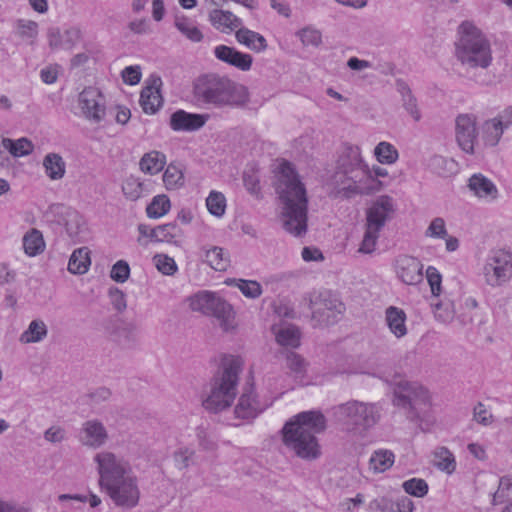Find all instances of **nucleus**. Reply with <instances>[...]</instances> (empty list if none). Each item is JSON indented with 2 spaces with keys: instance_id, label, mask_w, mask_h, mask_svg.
<instances>
[{
  "instance_id": "nucleus-38",
  "label": "nucleus",
  "mask_w": 512,
  "mask_h": 512,
  "mask_svg": "<svg viewBox=\"0 0 512 512\" xmlns=\"http://www.w3.org/2000/svg\"><path fill=\"white\" fill-rule=\"evenodd\" d=\"M225 283L237 287L245 297L250 299L259 298L263 292L261 284L256 280L232 278L227 279Z\"/></svg>"
},
{
  "instance_id": "nucleus-43",
  "label": "nucleus",
  "mask_w": 512,
  "mask_h": 512,
  "mask_svg": "<svg viewBox=\"0 0 512 512\" xmlns=\"http://www.w3.org/2000/svg\"><path fill=\"white\" fill-rule=\"evenodd\" d=\"M504 127L496 118L485 122L483 126V140L487 146H495L498 144L503 132Z\"/></svg>"
},
{
  "instance_id": "nucleus-4",
  "label": "nucleus",
  "mask_w": 512,
  "mask_h": 512,
  "mask_svg": "<svg viewBox=\"0 0 512 512\" xmlns=\"http://www.w3.org/2000/svg\"><path fill=\"white\" fill-rule=\"evenodd\" d=\"M460 37L456 42L455 56L466 69L467 77L476 83L486 85L487 82L477 70H486L493 61L490 41L480 29L470 22H463L459 27Z\"/></svg>"
},
{
  "instance_id": "nucleus-5",
  "label": "nucleus",
  "mask_w": 512,
  "mask_h": 512,
  "mask_svg": "<svg viewBox=\"0 0 512 512\" xmlns=\"http://www.w3.org/2000/svg\"><path fill=\"white\" fill-rule=\"evenodd\" d=\"M242 366L240 357L231 356L223 360L221 370L211 380L210 392L203 400L207 411L219 413L230 408L237 395Z\"/></svg>"
},
{
  "instance_id": "nucleus-45",
  "label": "nucleus",
  "mask_w": 512,
  "mask_h": 512,
  "mask_svg": "<svg viewBox=\"0 0 512 512\" xmlns=\"http://www.w3.org/2000/svg\"><path fill=\"white\" fill-rule=\"evenodd\" d=\"M286 365L294 378L302 382L307 370V363L304 358L290 351L286 354Z\"/></svg>"
},
{
  "instance_id": "nucleus-61",
  "label": "nucleus",
  "mask_w": 512,
  "mask_h": 512,
  "mask_svg": "<svg viewBox=\"0 0 512 512\" xmlns=\"http://www.w3.org/2000/svg\"><path fill=\"white\" fill-rule=\"evenodd\" d=\"M474 420L484 426L491 425L494 417L482 402H478L473 409Z\"/></svg>"
},
{
  "instance_id": "nucleus-59",
  "label": "nucleus",
  "mask_w": 512,
  "mask_h": 512,
  "mask_svg": "<svg viewBox=\"0 0 512 512\" xmlns=\"http://www.w3.org/2000/svg\"><path fill=\"white\" fill-rule=\"evenodd\" d=\"M111 278L118 283H124L130 276L129 264L124 260L117 261L111 269Z\"/></svg>"
},
{
  "instance_id": "nucleus-8",
  "label": "nucleus",
  "mask_w": 512,
  "mask_h": 512,
  "mask_svg": "<svg viewBox=\"0 0 512 512\" xmlns=\"http://www.w3.org/2000/svg\"><path fill=\"white\" fill-rule=\"evenodd\" d=\"M192 311L216 318L224 330H228L234 319L232 306L220 295L211 291H199L189 297Z\"/></svg>"
},
{
  "instance_id": "nucleus-25",
  "label": "nucleus",
  "mask_w": 512,
  "mask_h": 512,
  "mask_svg": "<svg viewBox=\"0 0 512 512\" xmlns=\"http://www.w3.org/2000/svg\"><path fill=\"white\" fill-rule=\"evenodd\" d=\"M468 187L479 198L495 200L498 197L496 185L481 173L473 174L469 178Z\"/></svg>"
},
{
  "instance_id": "nucleus-44",
  "label": "nucleus",
  "mask_w": 512,
  "mask_h": 512,
  "mask_svg": "<svg viewBox=\"0 0 512 512\" xmlns=\"http://www.w3.org/2000/svg\"><path fill=\"white\" fill-rule=\"evenodd\" d=\"M275 335L276 341L282 346L297 347L300 344V332L293 325L281 327Z\"/></svg>"
},
{
  "instance_id": "nucleus-27",
  "label": "nucleus",
  "mask_w": 512,
  "mask_h": 512,
  "mask_svg": "<svg viewBox=\"0 0 512 512\" xmlns=\"http://www.w3.org/2000/svg\"><path fill=\"white\" fill-rule=\"evenodd\" d=\"M65 229L69 237L75 242H81L86 236V223L82 215L75 210L66 212Z\"/></svg>"
},
{
  "instance_id": "nucleus-32",
  "label": "nucleus",
  "mask_w": 512,
  "mask_h": 512,
  "mask_svg": "<svg viewBox=\"0 0 512 512\" xmlns=\"http://www.w3.org/2000/svg\"><path fill=\"white\" fill-rule=\"evenodd\" d=\"M43 166L51 180H60L66 172V163L57 153H48L43 159Z\"/></svg>"
},
{
  "instance_id": "nucleus-13",
  "label": "nucleus",
  "mask_w": 512,
  "mask_h": 512,
  "mask_svg": "<svg viewBox=\"0 0 512 512\" xmlns=\"http://www.w3.org/2000/svg\"><path fill=\"white\" fill-rule=\"evenodd\" d=\"M103 490L118 507L132 509L139 503L140 489L138 487L137 478L133 473L110 484Z\"/></svg>"
},
{
  "instance_id": "nucleus-46",
  "label": "nucleus",
  "mask_w": 512,
  "mask_h": 512,
  "mask_svg": "<svg viewBox=\"0 0 512 512\" xmlns=\"http://www.w3.org/2000/svg\"><path fill=\"white\" fill-rule=\"evenodd\" d=\"M170 207L171 203L166 195H157L147 206L146 213L149 218L158 219L168 213Z\"/></svg>"
},
{
  "instance_id": "nucleus-24",
  "label": "nucleus",
  "mask_w": 512,
  "mask_h": 512,
  "mask_svg": "<svg viewBox=\"0 0 512 512\" xmlns=\"http://www.w3.org/2000/svg\"><path fill=\"white\" fill-rule=\"evenodd\" d=\"M407 315L405 311L396 306H389L385 310V322L389 331L398 339L408 333L406 326Z\"/></svg>"
},
{
  "instance_id": "nucleus-15",
  "label": "nucleus",
  "mask_w": 512,
  "mask_h": 512,
  "mask_svg": "<svg viewBox=\"0 0 512 512\" xmlns=\"http://www.w3.org/2000/svg\"><path fill=\"white\" fill-rule=\"evenodd\" d=\"M79 107L84 117L93 122L100 123L106 115L105 97L95 87H87L79 94Z\"/></svg>"
},
{
  "instance_id": "nucleus-52",
  "label": "nucleus",
  "mask_w": 512,
  "mask_h": 512,
  "mask_svg": "<svg viewBox=\"0 0 512 512\" xmlns=\"http://www.w3.org/2000/svg\"><path fill=\"white\" fill-rule=\"evenodd\" d=\"M455 305L451 300L445 299L434 304V315L437 320L449 323L455 316Z\"/></svg>"
},
{
  "instance_id": "nucleus-63",
  "label": "nucleus",
  "mask_w": 512,
  "mask_h": 512,
  "mask_svg": "<svg viewBox=\"0 0 512 512\" xmlns=\"http://www.w3.org/2000/svg\"><path fill=\"white\" fill-rule=\"evenodd\" d=\"M43 436L47 442L56 444V443H61L64 440H66L67 433L63 427L58 426V425H53V426L49 427L47 430H45Z\"/></svg>"
},
{
  "instance_id": "nucleus-6",
  "label": "nucleus",
  "mask_w": 512,
  "mask_h": 512,
  "mask_svg": "<svg viewBox=\"0 0 512 512\" xmlns=\"http://www.w3.org/2000/svg\"><path fill=\"white\" fill-rule=\"evenodd\" d=\"M371 177V171L362 159L360 148L353 145L345 146L339 155L335 173L336 182L344 185L345 194L366 193L368 187L362 185V182Z\"/></svg>"
},
{
  "instance_id": "nucleus-39",
  "label": "nucleus",
  "mask_w": 512,
  "mask_h": 512,
  "mask_svg": "<svg viewBox=\"0 0 512 512\" xmlns=\"http://www.w3.org/2000/svg\"><path fill=\"white\" fill-rule=\"evenodd\" d=\"M434 465L447 474H452L457 466L453 453L446 447H438L435 450Z\"/></svg>"
},
{
  "instance_id": "nucleus-55",
  "label": "nucleus",
  "mask_w": 512,
  "mask_h": 512,
  "mask_svg": "<svg viewBox=\"0 0 512 512\" xmlns=\"http://www.w3.org/2000/svg\"><path fill=\"white\" fill-rule=\"evenodd\" d=\"M195 455V451L188 447H181L174 451L172 457L174 465L179 470L187 469Z\"/></svg>"
},
{
  "instance_id": "nucleus-2",
  "label": "nucleus",
  "mask_w": 512,
  "mask_h": 512,
  "mask_svg": "<svg viewBox=\"0 0 512 512\" xmlns=\"http://www.w3.org/2000/svg\"><path fill=\"white\" fill-rule=\"evenodd\" d=\"M192 94L198 105L217 109L243 107L249 102L246 86L216 73L199 75L193 81Z\"/></svg>"
},
{
  "instance_id": "nucleus-18",
  "label": "nucleus",
  "mask_w": 512,
  "mask_h": 512,
  "mask_svg": "<svg viewBox=\"0 0 512 512\" xmlns=\"http://www.w3.org/2000/svg\"><path fill=\"white\" fill-rule=\"evenodd\" d=\"M264 410L265 406L257 400L254 387L250 385L244 388L233 410V415L237 420H251Z\"/></svg>"
},
{
  "instance_id": "nucleus-14",
  "label": "nucleus",
  "mask_w": 512,
  "mask_h": 512,
  "mask_svg": "<svg viewBox=\"0 0 512 512\" xmlns=\"http://www.w3.org/2000/svg\"><path fill=\"white\" fill-rule=\"evenodd\" d=\"M477 118L473 114L463 113L455 118V140L466 154H475L478 141Z\"/></svg>"
},
{
  "instance_id": "nucleus-33",
  "label": "nucleus",
  "mask_w": 512,
  "mask_h": 512,
  "mask_svg": "<svg viewBox=\"0 0 512 512\" xmlns=\"http://www.w3.org/2000/svg\"><path fill=\"white\" fill-rule=\"evenodd\" d=\"M183 236L182 229L176 222H171L156 227L154 231V242H167L176 244Z\"/></svg>"
},
{
  "instance_id": "nucleus-58",
  "label": "nucleus",
  "mask_w": 512,
  "mask_h": 512,
  "mask_svg": "<svg viewBox=\"0 0 512 512\" xmlns=\"http://www.w3.org/2000/svg\"><path fill=\"white\" fill-rule=\"evenodd\" d=\"M447 235L448 233L445 226V221L441 217L434 218L425 231V236L431 238L444 239L447 237Z\"/></svg>"
},
{
  "instance_id": "nucleus-10",
  "label": "nucleus",
  "mask_w": 512,
  "mask_h": 512,
  "mask_svg": "<svg viewBox=\"0 0 512 512\" xmlns=\"http://www.w3.org/2000/svg\"><path fill=\"white\" fill-rule=\"evenodd\" d=\"M94 462L97 465L101 489L132 473L129 462L110 451L97 453Z\"/></svg>"
},
{
  "instance_id": "nucleus-28",
  "label": "nucleus",
  "mask_w": 512,
  "mask_h": 512,
  "mask_svg": "<svg viewBox=\"0 0 512 512\" xmlns=\"http://www.w3.org/2000/svg\"><path fill=\"white\" fill-rule=\"evenodd\" d=\"M237 41L255 52H262L267 48L266 39L258 32L241 27L236 31Z\"/></svg>"
},
{
  "instance_id": "nucleus-49",
  "label": "nucleus",
  "mask_w": 512,
  "mask_h": 512,
  "mask_svg": "<svg viewBox=\"0 0 512 512\" xmlns=\"http://www.w3.org/2000/svg\"><path fill=\"white\" fill-rule=\"evenodd\" d=\"M122 191L128 200L136 201L144 192V183L139 178L129 176L122 184Z\"/></svg>"
},
{
  "instance_id": "nucleus-19",
  "label": "nucleus",
  "mask_w": 512,
  "mask_h": 512,
  "mask_svg": "<svg viewBox=\"0 0 512 512\" xmlns=\"http://www.w3.org/2000/svg\"><path fill=\"white\" fill-rule=\"evenodd\" d=\"M108 432L97 419L85 421L79 431V442L86 447L97 449L105 445L108 440Z\"/></svg>"
},
{
  "instance_id": "nucleus-12",
  "label": "nucleus",
  "mask_w": 512,
  "mask_h": 512,
  "mask_svg": "<svg viewBox=\"0 0 512 512\" xmlns=\"http://www.w3.org/2000/svg\"><path fill=\"white\" fill-rule=\"evenodd\" d=\"M309 309L312 313V320L317 325H332L338 321L345 309L344 304L329 291L319 293L310 298Z\"/></svg>"
},
{
  "instance_id": "nucleus-48",
  "label": "nucleus",
  "mask_w": 512,
  "mask_h": 512,
  "mask_svg": "<svg viewBox=\"0 0 512 512\" xmlns=\"http://www.w3.org/2000/svg\"><path fill=\"white\" fill-rule=\"evenodd\" d=\"M374 154L381 164H393L397 161L399 154L397 149L388 142H380L374 149Z\"/></svg>"
},
{
  "instance_id": "nucleus-50",
  "label": "nucleus",
  "mask_w": 512,
  "mask_h": 512,
  "mask_svg": "<svg viewBox=\"0 0 512 512\" xmlns=\"http://www.w3.org/2000/svg\"><path fill=\"white\" fill-rule=\"evenodd\" d=\"M3 143L15 157L26 156L33 151V144L27 138H20L18 140L5 139Z\"/></svg>"
},
{
  "instance_id": "nucleus-1",
  "label": "nucleus",
  "mask_w": 512,
  "mask_h": 512,
  "mask_svg": "<svg viewBox=\"0 0 512 512\" xmlns=\"http://www.w3.org/2000/svg\"><path fill=\"white\" fill-rule=\"evenodd\" d=\"M275 189L283 205V228L294 236L304 235L307 231V193L289 162L280 164Z\"/></svg>"
},
{
  "instance_id": "nucleus-56",
  "label": "nucleus",
  "mask_w": 512,
  "mask_h": 512,
  "mask_svg": "<svg viewBox=\"0 0 512 512\" xmlns=\"http://www.w3.org/2000/svg\"><path fill=\"white\" fill-rule=\"evenodd\" d=\"M379 233H380V231L366 227L364 237L359 246L358 252L363 253V254L372 253L376 248L377 240L379 238Z\"/></svg>"
},
{
  "instance_id": "nucleus-34",
  "label": "nucleus",
  "mask_w": 512,
  "mask_h": 512,
  "mask_svg": "<svg viewBox=\"0 0 512 512\" xmlns=\"http://www.w3.org/2000/svg\"><path fill=\"white\" fill-rule=\"evenodd\" d=\"M90 263L88 248H78L70 256L68 271L72 274H84L87 272Z\"/></svg>"
},
{
  "instance_id": "nucleus-62",
  "label": "nucleus",
  "mask_w": 512,
  "mask_h": 512,
  "mask_svg": "<svg viewBox=\"0 0 512 512\" xmlns=\"http://www.w3.org/2000/svg\"><path fill=\"white\" fill-rule=\"evenodd\" d=\"M17 30L22 37L35 38L38 34V24L35 21L20 19L17 21Z\"/></svg>"
},
{
  "instance_id": "nucleus-35",
  "label": "nucleus",
  "mask_w": 512,
  "mask_h": 512,
  "mask_svg": "<svg viewBox=\"0 0 512 512\" xmlns=\"http://www.w3.org/2000/svg\"><path fill=\"white\" fill-rule=\"evenodd\" d=\"M163 182L168 190H175L183 187L185 184V178L182 165L170 163L163 174Z\"/></svg>"
},
{
  "instance_id": "nucleus-9",
  "label": "nucleus",
  "mask_w": 512,
  "mask_h": 512,
  "mask_svg": "<svg viewBox=\"0 0 512 512\" xmlns=\"http://www.w3.org/2000/svg\"><path fill=\"white\" fill-rule=\"evenodd\" d=\"M381 409L376 403H365L357 400L348 401L335 407L337 420L347 426L368 429L380 419Z\"/></svg>"
},
{
  "instance_id": "nucleus-36",
  "label": "nucleus",
  "mask_w": 512,
  "mask_h": 512,
  "mask_svg": "<svg viewBox=\"0 0 512 512\" xmlns=\"http://www.w3.org/2000/svg\"><path fill=\"white\" fill-rule=\"evenodd\" d=\"M397 90L402 96L403 107L415 121L421 119V113L418 109L417 100L413 96L409 86L403 81H397Z\"/></svg>"
},
{
  "instance_id": "nucleus-37",
  "label": "nucleus",
  "mask_w": 512,
  "mask_h": 512,
  "mask_svg": "<svg viewBox=\"0 0 512 512\" xmlns=\"http://www.w3.org/2000/svg\"><path fill=\"white\" fill-rule=\"evenodd\" d=\"M428 166L433 173L442 177L449 176L457 170V163L455 160L441 155L432 156L429 159Z\"/></svg>"
},
{
  "instance_id": "nucleus-54",
  "label": "nucleus",
  "mask_w": 512,
  "mask_h": 512,
  "mask_svg": "<svg viewBox=\"0 0 512 512\" xmlns=\"http://www.w3.org/2000/svg\"><path fill=\"white\" fill-rule=\"evenodd\" d=\"M296 35L304 46L318 47L322 43L321 32L311 26L304 27Z\"/></svg>"
},
{
  "instance_id": "nucleus-16",
  "label": "nucleus",
  "mask_w": 512,
  "mask_h": 512,
  "mask_svg": "<svg viewBox=\"0 0 512 512\" xmlns=\"http://www.w3.org/2000/svg\"><path fill=\"white\" fill-rule=\"evenodd\" d=\"M394 203L390 196L378 197L366 213V227L381 231L394 213Z\"/></svg>"
},
{
  "instance_id": "nucleus-57",
  "label": "nucleus",
  "mask_w": 512,
  "mask_h": 512,
  "mask_svg": "<svg viewBox=\"0 0 512 512\" xmlns=\"http://www.w3.org/2000/svg\"><path fill=\"white\" fill-rule=\"evenodd\" d=\"M153 261L158 271L164 275H173L177 271L175 260L165 254L155 255Z\"/></svg>"
},
{
  "instance_id": "nucleus-47",
  "label": "nucleus",
  "mask_w": 512,
  "mask_h": 512,
  "mask_svg": "<svg viewBox=\"0 0 512 512\" xmlns=\"http://www.w3.org/2000/svg\"><path fill=\"white\" fill-rule=\"evenodd\" d=\"M176 28L190 41L200 42L203 39L202 32L187 17H177L175 20Z\"/></svg>"
},
{
  "instance_id": "nucleus-3",
  "label": "nucleus",
  "mask_w": 512,
  "mask_h": 512,
  "mask_svg": "<svg viewBox=\"0 0 512 512\" xmlns=\"http://www.w3.org/2000/svg\"><path fill=\"white\" fill-rule=\"evenodd\" d=\"M326 429V418L319 410L303 411L288 421L283 429V443L298 457L314 460L320 456L316 434Z\"/></svg>"
},
{
  "instance_id": "nucleus-40",
  "label": "nucleus",
  "mask_w": 512,
  "mask_h": 512,
  "mask_svg": "<svg viewBox=\"0 0 512 512\" xmlns=\"http://www.w3.org/2000/svg\"><path fill=\"white\" fill-rule=\"evenodd\" d=\"M47 333V326L42 320H33L27 330L21 334L20 341L22 343L40 342L47 336Z\"/></svg>"
},
{
  "instance_id": "nucleus-53",
  "label": "nucleus",
  "mask_w": 512,
  "mask_h": 512,
  "mask_svg": "<svg viewBox=\"0 0 512 512\" xmlns=\"http://www.w3.org/2000/svg\"><path fill=\"white\" fill-rule=\"evenodd\" d=\"M404 491L414 497L422 498L428 493V484L424 479L411 478L402 484Z\"/></svg>"
},
{
  "instance_id": "nucleus-30",
  "label": "nucleus",
  "mask_w": 512,
  "mask_h": 512,
  "mask_svg": "<svg viewBox=\"0 0 512 512\" xmlns=\"http://www.w3.org/2000/svg\"><path fill=\"white\" fill-rule=\"evenodd\" d=\"M23 249L29 257H35L41 254L46 247L42 233L35 228L27 231L22 239Z\"/></svg>"
},
{
  "instance_id": "nucleus-42",
  "label": "nucleus",
  "mask_w": 512,
  "mask_h": 512,
  "mask_svg": "<svg viewBox=\"0 0 512 512\" xmlns=\"http://www.w3.org/2000/svg\"><path fill=\"white\" fill-rule=\"evenodd\" d=\"M116 341L124 348H132L137 343V329L132 324H123L114 332Z\"/></svg>"
},
{
  "instance_id": "nucleus-64",
  "label": "nucleus",
  "mask_w": 512,
  "mask_h": 512,
  "mask_svg": "<svg viewBox=\"0 0 512 512\" xmlns=\"http://www.w3.org/2000/svg\"><path fill=\"white\" fill-rule=\"evenodd\" d=\"M109 299L115 310L123 312L126 307V296L123 291L118 288H111L109 290Z\"/></svg>"
},
{
  "instance_id": "nucleus-17",
  "label": "nucleus",
  "mask_w": 512,
  "mask_h": 512,
  "mask_svg": "<svg viewBox=\"0 0 512 512\" xmlns=\"http://www.w3.org/2000/svg\"><path fill=\"white\" fill-rule=\"evenodd\" d=\"M423 264L415 257L400 255L395 260V272L400 281L417 285L423 281Z\"/></svg>"
},
{
  "instance_id": "nucleus-22",
  "label": "nucleus",
  "mask_w": 512,
  "mask_h": 512,
  "mask_svg": "<svg viewBox=\"0 0 512 512\" xmlns=\"http://www.w3.org/2000/svg\"><path fill=\"white\" fill-rule=\"evenodd\" d=\"M214 55L218 60L241 71L250 70L253 63V58L250 54L242 53L227 45L216 46L214 48Z\"/></svg>"
},
{
  "instance_id": "nucleus-41",
  "label": "nucleus",
  "mask_w": 512,
  "mask_h": 512,
  "mask_svg": "<svg viewBox=\"0 0 512 512\" xmlns=\"http://www.w3.org/2000/svg\"><path fill=\"white\" fill-rule=\"evenodd\" d=\"M395 456L390 450L375 451L370 458V468L376 473L388 470L394 464Z\"/></svg>"
},
{
  "instance_id": "nucleus-20",
  "label": "nucleus",
  "mask_w": 512,
  "mask_h": 512,
  "mask_svg": "<svg viewBox=\"0 0 512 512\" xmlns=\"http://www.w3.org/2000/svg\"><path fill=\"white\" fill-rule=\"evenodd\" d=\"M161 86V78L151 76L148 80V85L142 89L139 102L145 113L154 114L162 106L163 98L160 93Z\"/></svg>"
},
{
  "instance_id": "nucleus-26",
  "label": "nucleus",
  "mask_w": 512,
  "mask_h": 512,
  "mask_svg": "<svg viewBox=\"0 0 512 512\" xmlns=\"http://www.w3.org/2000/svg\"><path fill=\"white\" fill-rule=\"evenodd\" d=\"M211 24L218 30L226 32L227 30L239 29L242 20L230 11L214 9L209 14Z\"/></svg>"
},
{
  "instance_id": "nucleus-21",
  "label": "nucleus",
  "mask_w": 512,
  "mask_h": 512,
  "mask_svg": "<svg viewBox=\"0 0 512 512\" xmlns=\"http://www.w3.org/2000/svg\"><path fill=\"white\" fill-rule=\"evenodd\" d=\"M209 116L206 114L188 113L184 110L175 111L170 117V127L174 131H196L202 128Z\"/></svg>"
},
{
  "instance_id": "nucleus-11",
  "label": "nucleus",
  "mask_w": 512,
  "mask_h": 512,
  "mask_svg": "<svg viewBox=\"0 0 512 512\" xmlns=\"http://www.w3.org/2000/svg\"><path fill=\"white\" fill-rule=\"evenodd\" d=\"M483 275L492 287L507 282L512 277V255L503 249L492 250L486 258Z\"/></svg>"
},
{
  "instance_id": "nucleus-29",
  "label": "nucleus",
  "mask_w": 512,
  "mask_h": 512,
  "mask_svg": "<svg viewBox=\"0 0 512 512\" xmlns=\"http://www.w3.org/2000/svg\"><path fill=\"white\" fill-rule=\"evenodd\" d=\"M166 162V155L164 153L152 150L142 156L139 167L143 173L155 175L162 171Z\"/></svg>"
},
{
  "instance_id": "nucleus-23",
  "label": "nucleus",
  "mask_w": 512,
  "mask_h": 512,
  "mask_svg": "<svg viewBox=\"0 0 512 512\" xmlns=\"http://www.w3.org/2000/svg\"><path fill=\"white\" fill-rule=\"evenodd\" d=\"M47 37L51 49L71 50L80 41L81 31L76 27H71L61 33L59 28L51 27Z\"/></svg>"
},
{
  "instance_id": "nucleus-51",
  "label": "nucleus",
  "mask_w": 512,
  "mask_h": 512,
  "mask_svg": "<svg viewBox=\"0 0 512 512\" xmlns=\"http://www.w3.org/2000/svg\"><path fill=\"white\" fill-rule=\"evenodd\" d=\"M206 206L212 215L221 217L225 213L226 198L221 192L211 191L206 199Z\"/></svg>"
},
{
  "instance_id": "nucleus-60",
  "label": "nucleus",
  "mask_w": 512,
  "mask_h": 512,
  "mask_svg": "<svg viewBox=\"0 0 512 512\" xmlns=\"http://www.w3.org/2000/svg\"><path fill=\"white\" fill-rule=\"evenodd\" d=\"M426 278L431 288L433 296H439L441 292L442 276L434 266H428L426 270Z\"/></svg>"
},
{
  "instance_id": "nucleus-7",
  "label": "nucleus",
  "mask_w": 512,
  "mask_h": 512,
  "mask_svg": "<svg viewBox=\"0 0 512 512\" xmlns=\"http://www.w3.org/2000/svg\"><path fill=\"white\" fill-rule=\"evenodd\" d=\"M393 394V404L404 409L410 421H419L429 411V392L417 382L400 380L395 384Z\"/></svg>"
},
{
  "instance_id": "nucleus-31",
  "label": "nucleus",
  "mask_w": 512,
  "mask_h": 512,
  "mask_svg": "<svg viewBox=\"0 0 512 512\" xmlns=\"http://www.w3.org/2000/svg\"><path fill=\"white\" fill-rule=\"evenodd\" d=\"M204 261L216 271H225L230 265L228 253L223 248L213 246L211 248H203Z\"/></svg>"
}]
</instances>
